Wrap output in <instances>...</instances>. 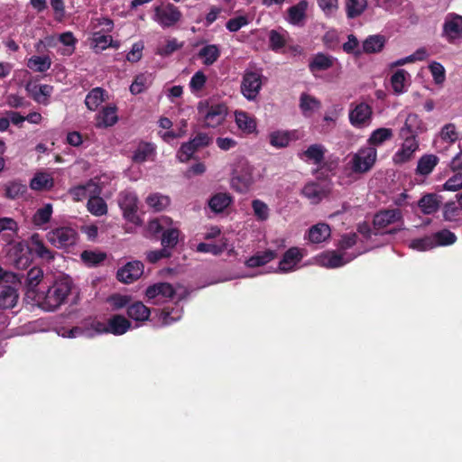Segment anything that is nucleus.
Wrapping results in <instances>:
<instances>
[{
	"label": "nucleus",
	"instance_id": "obj_6",
	"mask_svg": "<svg viewBox=\"0 0 462 462\" xmlns=\"http://www.w3.org/2000/svg\"><path fill=\"white\" fill-rule=\"evenodd\" d=\"M263 74L258 69H245L241 82V92L247 100H254L263 86Z\"/></svg>",
	"mask_w": 462,
	"mask_h": 462
},
{
	"label": "nucleus",
	"instance_id": "obj_36",
	"mask_svg": "<svg viewBox=\"0 0 462 462\" xmlns=\"http://www.w3.org/2000/svg\"><path fill=\"white\" fill-rule=\"evenodd\" d=\"M88 210L94 216L101 217L107 213V205L100 194H92L87 204Z\"/></svg>",
	"mask_w": 462,
	"mask_h": 462
},
{
	"label": "nucleus",
	"instance_id": "obj_9",
	"mask_svg": "<svg viewBox=\"0 0 462 462\" xmlns=\"http://www.w3.org/2000/svg\"><path fill=\"white\" fill-rule=\"evenodd\" d=\"M376 150L373 147L361 149L351 160V170L356 173H365L368 171L375 162Z\"/></svg>",
	"mask_w": 462,
	"mask_h": 462
},
{
	"label": "nucleus",
	"instance_id": "obj_58",
	"mask_svg": "<svg viewBox=\"0 0 462 462\" xmlns=\"http://www.w3.org/2000/svg\"><path fill=\"white\" fill-rule=\"evenodd\" d=\"M439 136L444 142L454 143L458 139L456 125L451 123L445 125L440 130Z\"/></svg>",
	"mask_w": 462,
	"mask_h": 462
},
{
	"label": "nucleus",
	"instance_id": "obj_46",
	"mask_svg": "<svg viewBox=\"0 0 462 462\" xmlns=\"http://www.w3.org/2000/svg\"><path fill=\"white\" fill-rule=\"evenodd\" d=\"M147 205L154 211H162L170 205V199L167 196L160 194H151L146 199Z\"/></svg>",
	"mask_w": 462,
	"mask_h": 462
},
{
	"label": "nucleus",
	"instance_id": "obj_55",
	"mask_svg": "<svg viewBox=\"0 0 462 462\" xmlns=\"http://www.w3.org/2000/svg\"><path fill=\"white\" fill-rule=\"evenodd\" d=\"M59 41L68 49L63 51L61 54L63 55H71L75 51V45L78 40L74 37L71 32H65L60 33L59 36Z\"/></svg>",
	"mask_w": 462,
	"mask_h": 462
},
{
	"label": "nucleus",
	"instance_id": "obj_15",
	"mask_svg": "<svg viewBox=\"0 0 462 462\" xmlns=\"http://www.w3.org/2000/svg\"><path fill=\"white\" fill-rule=\"evenodd\" d=\"M28 247L32 253L35 254L37 257L41 259L52 261L55 257L54 253L44 245L38 233H34L30 236Z\"/></svg>",
	"mask_w": 462,
	"mask_h": 462
},
{
	"label": "nucleus",
	"instance_id": "obj_8",
	"mask_svg": "<svg viewBox=\"0 0 462 462\" xmlns=\"http://www.w3.org/2000/svg\"><path fill=\"white\" fill-rule=\"evenodd\" d=\"M441 37L450 44L462 38V15L455 13L447 14L442 25Z\"/></svg>",
	"mask_w": 462,
	"mask_h": 462
},
{
	"label": "nucleus",
	"instance_id": "obj_44",
	"mask_svg": "<svg viewBox=\"0 0 462 462\" xmlns=\"http://www.w3.org/2000/svg\"><path fill=\"white\" fill-rule=\"evenodd\" d=\"M52 215V206L48 203L36 210L32 217V223L37 226H42L50 222Z\"/></svg>",
	"mask_w": 462,
	"mask_h": 462
},
{
	"label": "nucleus",
	"instance_id": "obj_23",
	"mask_svg": "<svg viewBox=\"0 0 462 462\" xmlns=\"http://www.w3.org/2000/svg\"><path fill=\"white\" fill-rule=\"evenodd\" d=\"M278 253L274 250L267 249L263 252H257L245 261V265L249 268L263 266L277 258Z\"/></svg>",
	"mask_w": 462,
	"mask_h": 462
},
{
	"label": "nucleus",
	"instance_id": "obj_5",
	"mask_svg": "<svg viewBox=\"0 0 462 462\" xmlns=\"http://www.w3.org/2000/svg\"><path fill=\"white\" fill-rule=\"evenodd\" d=\"M198 111L203 117L204 126L212 128L220 125L227 114V108L223 104L208 106L207 103L199 102Z\"/></svg>",
	"mask_w": 462,
	"mask_h": 462
},
{
	"label": "nucleus",
	"instance_id": "obj_29",
	"mask_svg": "<svg viewBox=\"0 0 462 462\" xmlns=\"http://www.w3.org/2000/svg\"><path fill=\"white\" fill-rule=\"evenodd\" d=\"M221 51L218 45L207 44L199 50L198 57L203 60L204 65L210 66L218 60Z\"/></svg>",
	"mask_w": 462,
	"mask_h": 462
},
{
	"label": "nucleus",
	"instance_id": "obj_49",
	"mask_svg": "<svg viewBox=\"0 0 462 462\" xmlns=\"http://www.w3.org/2000/svg\"><path fill=\"white\" fill-rule=\"evenodd\" d=\"M393 137V131L390 128H378L370 135L368 142L372 145H380Z\"/></svg>",
	"mask_w": 462,
	"mask_h": 462
},
{
	"label": "nucleus",
	"instance_id": "obj_27",
	"mask_svg": "<svg viewBox=\"0 0 462 462\" xmlns=\"http://www.w3.org/2000/svg\"><path fill=\"white\" fill-rule=\"evenodd\" d=\"M17 290L11 285L3 286L0 291V308L13 309L18 301Z\"/></svg>",
	"mask_w": 462,
	"mask_h": 462
},
{
	"label": "nucleus",
	"instance_id": "obj_11",
	"mask_svg": "<svg viewBox=\"0 0 462 462\" xmlns=\"http://www.w3.org/2000/svg\"><path fill=\"white\" fill-rule=\"evenodd\" d=\"M372 116V107L368 104L361 102L350 109L349 121L353 126L360 128L371 122Z\"/></svg>",
	"mask_w": 462,
	"mask_h": 462
},
{
	"label": "nucleus",
	"instance_id": "obj_38",
	"mask_svg": "<svg viewBox=\"0 0 462 462\" xmlns=\"http://www.w3.org/2000/svg\"><path fill=\"white\" fill-rule=\"evenodd\" d=\"M51 65L49 56H32L27 61V67L35 72H45Z\"/></svg>",
	"mask_w": 462,
	"mask_h": 462
},
{
	"label": "nucleus",
	"instance_id": "obj_19",
	"mask_svg": "<svg viewBox=\"0 0 462 462\" xmlns=\"http://www.w3.org/2000/svg\"><path fill=\"white\" fill-rule=\"evenodd\" d=\"M101 188L92 180H88L84 185H79L69 189V194L76 201L83 200L90 198L92 194H100Z\"/></svg>",
	"mask_w": 462,
	"mask_h": 462
},
{
	"label": "nucleus",
	"instance_id": "obj_32",
	"mask_svg": "<svg viewBox=\"0 0 462 462\" xmlns=\"http://www.w3.org/2000/svg\"><path fill=\"white\" fill-rule=\"evenodd\" d=\"M54 185L53 178L45 172H38L30 181V187L33 190H49Z\"/></svg>",
	"mask_w": 462,
	"mask_h": 462
},
{
	"label": "nucleus",
	"instance_id": "obj_56",
	"mask_svg": "<svg viewBox=\"0 0 462 462\" xmlns=\"http://www.w3.org/2000/svg\"><path fill=\"white\" fill-rule=\"evenodd\" d=\"M252 208L257 220L265 221L268 219L269 208L266 203L260 199H254L252 201Z\"/></svg>",
	"mask_w": 462,
	"mask_h": 462
},
{
	"label": "nucleus",
	"instance_id": "obj_61",
	"mask_svg": "<svg viewBox=\"0 0 462 462\" xmlns=\"http://www.w3.org/2000/svg\"><path fill=\"white\" fill-rule=\"evenodd\" d=\"M93 42L95 43L94 48L97 52L104 51L109 46H114L112 36L101 34L100 32L94 33Z\"/></svg>",
	"mask_w": 462,
	"mask_h": 462
},
{
	"label": "nucleus",
	"instance_id": "obj_48",
	"mask_svg": "<svg viewBox=\"0 0 462 462\" xmlns=\"http://www.w3.org/2000/svg\"><path fill=\"white\" fill-rule=\"evenodd\" d=\"M80 257L88 266H96L106 260V254L103 252L85 250L81 253Z\"/></svg>",
	"mask_w": 462,
	"mask_h": 462
},
{
	"label": "nucleus",
	"instance_id": "obj_42",
	"mask_svg": "<svg viewBox=\"0 0 462 462\" xmlns=\"http://www.w3.org/2000/svg\"><path fill=\"white\" fill-rule=\"evenodd\" d=\"M291 140V134L287 131H274L269 134L270 144L275 148L287 147Z\"/></svg>",
	"mask_w": 462,
	"mask_h": 462
},
{
	"label": "nucleus",
	"instance_id": "obj_10",
	"mask_svg": "<svg viewBox=\"0 0 462 462\" xmlns=\"http://www.w3.org/2000/svg\"><path fill=\"white\" fill-rule=\"evenodd\" d=\"M155 16L162 27H171L180 21L182 14L173 4H167L155 8Z\"/></svg>",
	"mask_w": 462,
	"mask_h": 462
},
{
	"label": "nucleus",
	"instance_id": "obj_31",
	"mask_svg": "<svg viewBox=\"0 0 462 462\" xmlns=\"http://www.w3.org/2000/svg\"><path fill=\"white\" fill-rule=\"evenodd\" d=\"M321 107V103L316 97L302 93L300 97V108L304 116L309 117L312 116L314 111Z\"/></svg>",
	"mask_w": 462,
	"mask_h": 462
},
{
	"label": "nucleus",
	"instance_id": "obj_35",
	"mask_svg": "<svg viewBox=\"0 0 462 462\" xmlns=\"http://www.w3.org/2000/svg\"><path fill=\"white\" fill-rule=\"evenodd\" d=\"M82 327L86 329V335L88 337L107 334V324L97 319L96 318L86 319L82 322Z\"/></svg>",
	"mask_w": 462,
	"mask_h": 462
},
{
	"label": "nucleus",
	"instance_id": "obj_16",
	"mask_svg": "<svg viewBox=\"0 0 462 462\" xmlns=\"http://www.w3.org/2000/svg\"><path fill=\"white\" fill-rule=\"evenodd\" d=\"M42 278L43 271L39 267H32L26 274V296L28 298H32L34 301L37 300L38 294H41L36 288L42 282Z\"/></svg>",
	"mask_w": 462,
	"mask_h": 462
},
{
	"label": "nucleus",
	"instance_id": "obj_40",
	"mask_svg": "<svg viewBox=\"0 0 462 462\" xmlns=\"http://www.w3.org/2000/svg\"><path fill=\"white\" fill-rule=\"evenodd\" d=\"M105 90L102 88H93L85 98V104L87 107L91 110L95 111L99 105L105 100L104 95Z\"/></svg>",
	"mask_w": 462,
	"mask_h": 462
},
{
	"label": "nucleus",
	"instance_id": "obj_13",
	"mask_svg": "<svg viewBox=\"0 0 462 462\" xmlns=\"http://www.w3.org/2000/svg\"><path fill=\"white\" fill-rule=\"evenodd\" d=\"M402 138L404 141L393 158L395 164H402L411 161L414 152L419 149V143L414 136L411 135Z\"/></svg>",
	"mask_w": 462,
	"mask_h": 462
},
{
	"label": "nucleus",
	"instance_id": "obj_33",
	"mask_svg": "<svg viewBox=\"0 0 462 462\" xmlns=\"http://www.w3.org/2000/svg\"><path fill=\"white\" fill-rule=\"evenodd\" d=\"M331 230L328 224L319 223L309 230V239L312 243H321L330 236Z\"/></svg>",
	"mask_w": 462,
	"mask_h": 462
},
{
	"label": "nucleus",
	"instance_id": "obj_21",
	"mask_svg": "<svg viewBox=\"0 0 462 462\" xmlns=\"http://www.w3.org/2000/svg\"><path fill=\"white\" fill-rule=\"evenodd\" d=\"M131 328V322L124 316L116 314L112 316L107 322V334L121 336Z\"/></svg>",
	"mask_w": 462,
	"mask_h": 462
},
{
	"label": "nucleus",
	"instance_id": "obj_25",
	"mask_svg": "<svg viewBox=\"0 0 462 462\" xmlns=\"http://www.w3.org/2000/svg\"><path fill=\"white\" fill-rule=\"evenodd\" d=\"M418 207L424 215H431L439 209L440 201L437 194L428 193L419 199Z\"/></svg>",
	"mask_w": 462,
	"mask_h": 462
},
{
	"label": "nucleus",
	"instance_id": "obj_3",
	"mask_svg": "<svg viewBox=\"0 0 462 462\" xmlns=\"http://www.w3.org/2000/svg\"><path fill=\"white\" fill-rule=\"evenodd\" d=\"M253 167L247 162H240L233 170L231 188L238 193H247L254 182Z\"/></svg>",
	"mask_w": 462,
	"mask_h": 462
},
{
	"label": "nucleus",
	"instance_id": "obj_50",
	"mask_svg": "<svg viewBox=\"0 0 462 462\" xmlns=\"http://www.w3.org/2000/svg\"><path fill=\"white\" fill-rule=\"evenodd\" d=\"M432 237H434V242L436 243V246L450 245H453L457 241L456 235L448 229H442L439 232H436L435 234L432 235Z\"/></svg>",
	"mask_w": 462,
	"mask_h": 462
},
{
	"label": "nucleus",
	"instance_id": "obj_30",
	"mask_svg": "<svg viewBox=\"0 0 462 462\" xmlns=\"http://www.w3.org/2000/svg\"><path fill=\"white\" fill-rule=\"evenodd\" d=\"M27 192L26 184L14 180L5 184V197L8 199H17Z\"/></svg>",
	"mask_w": 462,
	"mask_h": 462
},
{
	"label": "nucleus",
	"instance_id": "obj_52",
	"mask_svg": "<svg viewBox=\"0 0 462 462\" xmlns=\"http://www.w3.org/2000/svg\"><path fill=\"white\" fill-rule=\"evenodd\" d=\"M407 72L402 69H397L391 77V85L396 94L403 93Z\"/></svg>",
	"mask_w": 462,
	"mask_h": 462
},
{
	"label": "nucleus",
	"instance_id": "obj_14",
	"mask_svg": "<svg viewBox=\"0 0 462 462\" xmlns=\"http://www.w3.org/2000/svg\"><path fill=\"white\" fill-rule=\"evenodd\" d=\"M303 254L298 247L289 248L282 255L278 269L281 273L294 271L297 264L302 260Z\"/></svg>",
	"mask_w": 462,
	"mask_h": 462
},
{
	"label": "nucleus",
	"instance_id": "obj_7",
	"mask_svg": "<svg viewBox=\"0 0 462 462\" xmlns=\"http://www.w3.org/2000/svg\"><path fill=\"white\" fill-rule=\"evenodd\" d=\"M118 206L123 211V217L128 222L134 225L140 223L138 211V198L136 194L130 190H123L118 194Z\"/></svg>",
	"mask_w": 462,
	"mask_h": 462
},
{
	"label": "nucleus",
	"instance_id": "obj_43",
	"mask_svg": "<svg viewBox=\"0 0 462 462\" xmlns=\"http://www.w3.org/2000/svg\"><path fill=\"white\" fill-rule=\"evenodd\" d=\"M180 230L178 228H168L162 234L161 244L163 248L173 249L179 242Z\"/></svg>",
	"mask_w": 462,
	"mask_h": 462
},
{
	"label": "nucleus",
	"instance_id": "obj_1",
	"mask_svg": "<svg viewBox=\"0 0 462 462\" xmlns=\"http://www.w3.org/2000/svg\"><path fill=\"white\" fill-rule=\"evenodd\" d=\"M72 289V282L69 277L57 280L52 286L49 287L46 292L38 294L35 300L43 310H54L62 305Z\"/></svg>",
	"mask_w": 462,
	"mask_h": 462
},
{
	"label": "nucleus",
	"instance_id": "obj_24",
	"mask_svg": "<svg viewBox=\"0 0 462 462\" xmlns=\"http://www.w3.org/2000/svg\"><path fill=\"white\" fill-rule=\"evenodd\" d=\"M233 201V198L230 194L226 192H218L214 194L208 199V207L214 213H222L227 208Z\"/></svg>",
	"mask_w": 462,
	"mask_h": 462
},
{
	"label": "nucleus",
	"instance_id": "obj_20",
	"mask_svg": "<svg viewBox=\"0 0 462 462\" xmlns=\"http://www.w3.org/2000/svg\"><path fill=\"white\" fill-rule=\"evenodd\" d=\"M424 130V124L416 114H409L404 122V125L400 131L401 137L414 136Z\"/></svg>",
	"mask_w": 462,
	"mask_h": 462
},
{
	"label": "nucleus",
	"instance_id": "obj_51",
	"mask_svg": "<svg viewBox=\"0 0 462 462\" xmlns=\"http://www.w3.org/2000/svg\"><path fill=\"white\" fill-rule=\"evenodd\" d=\"M302 195L313 203H319L322 199V189L317 183H308L302 189Z\"/></svg>",
	"mask_w": 462,
	"mask_h": 462
},
{
	"label": "nucleus",
	"instance_id": "obj_62",
	"mask_svg": "<svg viewBox=\"0 0 462 462\" xmlns=\"http://www.w3.org/2000/svg\"><path fill=\"white\" fill-rule=\"evenodd\" d=\"M197 151L193 143L189 141L181 144L180 149L177 152V158L181 162H187L189 161L193 155V153Z\"/></svg>",
	"mask_w": 462,
	"mask_h": 462
},
{
	"label": "nucleus",
	"instance_id": "obj_34",
	"mask_svg": "<svg viewBox=\"0 0 462 462\" xmlns=\"http://www.w3.org/2000/svg\"><path fill=\"white\" fill-rule=\"evenodd\" d=\"M151 310L142 301H135L128 306L127 315L130 319L137 321L147 320L150 317Z\"/></svg>",
	"mask_w": 462,
	"mask_h": 462
},
{
	"label": "nucleus",
	"instance_id": "obj_22",
	"mask_svg": "<svg viewBox=\"0 0 462 462\" xmlns=\"http://www.w3.org/2000/svg\"><path fill=\"white\" fill-rule=\"evenodd\" d=\"M175 289L169 282H159L149 286L146 289L145 295L149 299H155L158 296L163 298H173L175 295Z\"/></svg>",
	"mask_w": 462,
	"mask_h": 462
},
{
	"label": "nucleus",
	"instance_id": "obj_54",
	"mask_svg": "<svg viewBox=\"0 0 462 462\" xmlns=\"http://www.w3.org/2000/svg\"><path fill=\"white\" fill-rule=\"evenodd\" d=\"M343 51L347 54H353L356 57H360L363 54V50L359 46V42L354 34L347 36V42L342 46Z\"/></svg>",
	"mask_w": 462,
	"mask_h": 462
},
{
	"label": "nucleus",
	"instance_id": "obj_45",
	"mask_svg": "<svg viewBox=\"0 0 462 462\" xmlns=\"http://www.w3.org/2000/svg\"><path fill=\"white\" fill-rule=\"evenodd\" d=\"M52 90L53 87L51 85L44 84L39 87L35 86L34 89L32 91V97L39 104L48 105V97L51 95Z\"/></svg>",
	"mask_w": 462,
	"mask_h": 462
},
{
	"label": "nucleus",
	"instance_id": "obj_53",
	"mask_svg": "<svg viewBox=\"0 0 462 462\" xmlns=\"http://www.w3.org/2000/svg\"><path fill=\"white\" fill-rule=\"evenodd\" d=\"M410 247L418 251H427L436 247L434 237L432 236H426L421 238L411 240Z\"/></svg>",
	"mask_w": 462,
	"mask_h": 462
},
{
	"label": "nucleus",
	"instance_id": "obj_2",
	"mask_svg": "<svg viewBox=\"0 0 462 462\" xmlns=\"http://www.w3.org/2000/svg\"><path fill=\"white\" fill-rule=\"evenodd\" d=\"M374 235H394L404 230L402 213L399 208L382 209L374 214L373 218Z\"/></svg>",
	"mask_w": 462,
	"mask_h": 462
},
{
	"label": "nucleus",
	"instance_id": "obj_4",
	"mask_svg": "<svg viewBox=\"0 0 462 462\" xmlns=\"http://www.w3.org/2000/svg\"><path fill=\"white\" fill-rule=\"evenodd\" d=\"M48 242L58 249H68L76 245L79 234L70 226H60L46 234Z\"/></svg>",
	"mask_w": 462,
	"mask_h": 462
},
{
	"label": "nucleus",
	"instance_id": "obj_37",
	"mask_svg": "<svg viewBox=\"0 0 462 462\" xmlns=\"http://www.w3.org/2000/svg\"><path fill=\"white\" fill-rule=\"evenodd\" d=\"M326 149L321 144H311L307 150L302 152V156L306 158L307 161L313 162L314 164L319 165L325 158Z\"/></svg>",
	"mask_w": 462,
	"mask_h": 462
},
{
	"label": "nucleus",
	"instance_id": "obj_57",
	"mask_svg": "<svg viewBox=\"0 0 462 462\" xmlns=\"http://www.w3.org/2000/svg\"><path fill=\"white\" fill-rule=\"evenodd\" d=\"M226 249V245L225 243H223L222 245L199 243L197 245V252L204 253V254H211L213 255H219Z\"/></svg>",
	"mask_w": 462,
	"mask_h": 462
},
{
	"label": "nucleus",
	"instance_id": "obj_26",
	"mask_svg": "<svg viewBox=\"0 0 462 462\" xmlns=\"http://www.w3.org/2000/svg\"><path fill=\"white\" fill-rule=\"evenodd\" d=\"M439 159L435 154L422 155L417 164L416 173L422 176L430 175L438 165Z\"/></svg>",
	"mask_w": 462,
	"mask_h": 462
},
{
	"label": "nucleus",
	"instance_id": "obj_12",
	"mask_svg": "<svg viewBox=\"0 0 462 462\" xmlns=\"http://www.w3.org/2000/svg\"><path fill=\"white\" fill-rule=\"evenodd\" d=\"M143 273V263L140 261H133L118 269L116 278L119 282L129 284L138 280Z\"/></svg>",
	"mask_w": 462,
	"mask_h": 462
},
{
	"label": "nucleus",
	"instance_id": "obj_17",
	"mask_svg": "<svg viewBox=\"0 0 462 462\" xmlns=\"http://www.w3.org/2000/svg\"><path fill=\"white\" fill-rule=\"evenodd\" d=\"M336 60L337 59L329 54L318 52L310 60L309 69L315 75L316 72L325 71L331 69Z\"/></svg>",
	"mask_w": 462,
	"mask_h": 462
},
{
	"label": "nucleus",
	"instance_id": "obj_39",
	"mask_svg": "<svg viewBox=\"0 0 462 462\" xmlns=\"http://www.w3.org/2000/svg\"><path fill=\"white\" fill-rule=\"evenodd\" d=\"M153 152L154 146L152 143L142 142L134 152L132 160L135 163L144 162Z\"/></svg>",
	"mask_w": 462,
	"mask_h": 462
},
{
	"label": "nucleus",
	"instance_id": "obj_18",
	"mask_svg": "<svg viewBox=\"0 0 462 462\" xmlns=\"http://www.w3.org/2000/svg\"><path fill=\"white\" fill-rule=\"evenodd\" d=\"M117 107L116 106H106L96 116V127L106 128L113 126L118 121L116 115Z\"/></svg>",
	"mask_w": 462,
	"mask_h": 462
},
{
	"label": "nucleus",
	"instance_id": "obj_63",
	"mask_svg": "<svg viewBox=\"0 0 462 462\" xmlns=\"http://www.w3.org/2000/svg\"><path fill=\"white\" fill-rule=\"evenodd\" d=\"M147 88V78L144 74L137 75L130 86V92L138 95Z\"/></svg>",
	"mask_w": 462,
	"mask_h": 462
},
{
	"label": "nucleus",
	"instance_id": "obj_41",
	"mask_svg": "<svg viewBox=\"0 0 462 462\" xmlns=\"http://www.w3.org/2000/svg\"><path fill=\"white\" fill-rule=\"evenodd\" d=\"M235 116L236 123L239 129L248 134H251L255 130L256 124L254 120L252 117H250L246 112L236 111Z\"/></svg>",
	"mask_w": 462,
	"mask_h": 462
},
{
	"label": "nucleus",
	"instance_id": "obj_47",
	"mask_svg": "<svg viewBox=\"0 0 462 462\" xmlns=\"http://www.w3.org/2000/svg\"><path fill=\"white\" fill-rule=\"evenodd\" d=\"M366 6L367 0H347L346 5V16L356 18L365 11Z\"/></svg>",
	"mask_w": 462,
	"mask_h": 462
},
{
	"label": "nucleus",
	"instance_id": "obj_64",
	"mask_svg": "<svg viewBox=\"0 0 462 462\" xmlns=\"http://www.w3.org/2000/svg\"><path fill=\"white\" fill-rule=\"evenodd\" d=\"M206 81V75L201 70H199L192 76L189 88L192 91H199L204 88Z\"/></svg>",
	"mask_w": 462,
	"mask_h": 462
},
{
	"label": "nucleus",
	"instance_id": "obj_59",
	"mask_svg": "<svg viewBox=\"0 0 462 462\" xmlns=\"http://www.w3.org/2000/svg\"><path fill=\"white\" fill-rule=\"evenodd\" d=\"M429 69L435 84L441 85L446 79V70L443 65L438 61H433L430 64Z\"/></svg>",
	"mask_w": 462,
	"mask_h": 462
},
{
	"label": "nucleus",
	"instance_id": "obj_60",
	"mask_svg": "<svg viewBox=\"0 0 462 462\" xmlns=\"http://www.w3.org/2000/svg\"><path fill=\"white\" fill-rule=\"evenodd\" d=\"M286 44L284 36L276 30L269 32V47L273 51H278Z\"/></svg>",
	"mask_w": 462,
	"mask_h": 462
},
{
	"label": "nucleus",
	"instance_id": "obj_28",
	"mask_svg": "<svg viewBox=\"0 0 462 462\" xmlns=\"http://www.w3.org/2000/svg\"><path fill=\"white\" fill-rule=\"evenodd\" d=\"M385 44V37L380 34L369 35L362 45L363 53L380 52Z\"/></svg>",
	"mask_w": 462,
	"mask_h": 462
}]
</instances>
